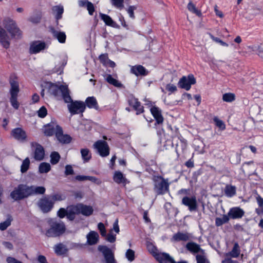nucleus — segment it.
Returning a JSON list of instances; mask_svg holds the SVG:
<instances>
[{
  "mask_svg": "<svg viewBox=\"0 0 263 263\" xmlns=\"http://www.w3.org/2000/svg\"><path fill=\"white\" fill-rule=\"evenodd\" d=\"M49 91L51 94L55 97H61L65 102L68 103L67 107L71 114H78L84 111L86 108L85 103L82 101H73L70 96L69 90L67 86L63 85L58 86L57 85L51 84Z\"/></svg>",
  "mask_w": 263,
  "mask_h": 263,
  "instance_id": "nucleus-1",
  "label": "nucleus"
},
{
  "mask_svg": "<svg viewBox=\"0 0 263 263\" xmlns=\"http://www.w3.org/2000/svg\"><path fill=\"white\" fill-rule=\"evenodd\" d=\"M50 228L45 235L49 237H56L63 234L65 231V224L63 222L51 220L49 221Z\"/></svg>",
  "mask_w": 263,
  "mask_h": 263,
  "instance_id": "nucleus-2",
  "label": "nucleus"
},
{
  "mask_svg": "<svg viewBox=\"0 0 263 263\" xmlns=\"http://www.w3.org/2000/svg\"><path fill=\"white\" fill-rule=\"evenodd\" d=\"M154 190L158 195H163L168 191L169 183L161 176H154Z\"/></svg>",
  "mask_w": 263,
  "mask_h": 263,
  "instance_id": "nucleus-3",
  "label": "nucleus"
},
{
  "mask_svg": "<svg viewBox=\"0 0 263 263\" xmlns=\"http://www.w3.org/2000/svg\"><path fill=\"white\" fill-rule=\"evenodd\" d=\"M29 196L28 185L19 184L10 193V197L15 201L22 200Z\"/></svg>",
  "mask_w": 263,
  "mask_h": 263,
  "instance_id": "nucleus-4",
  "label": "nucleus"
},
{
  "mask_svg": "<svg viewBox=\"0 0 263 263\" xmlns=\"http://www.w3.org/2000/svg\"><path fill=\"white\" fill-rule=\"evenodd\" d=\"M3 25L10 34L12 38L18 39L20 37L22 32L17 27L16 23L10 18H6L4 21Z\"/></svg>",
  "mask_w": 263,
  "mask_h": 263,
  "instance_id": "nucleus-5",
  "label": "nucleus"
},
{
  "mask_svg": "<svg viewBox=\"0 0 263 263\" xmlns=\"http://www.w3.org/2000/svg\"><path fill=\"white\" fill-rule=\"evenodd\" d=\"M196 82V79L194 76L190 74L186 76H183L178 83V86L186 90H189L191 87V85L195 84Z\"/></svg>",
  "mask_w": 263,
  "mask_h": 263,
  "instance_id": "nucleus-6",
  "label": "nucleus"
},
{
  "mask_svg": "<svg viewBox=\"0 0 263 263\" xmlns=\"http://www.w3.org/2000/svg\"><path fill=\"white\" fill-rule=\"evenodd\" d=\"M98 249L103 254L106 263H117L112 251L106 246L100 245Z\"/></svg>",
  "mask_w": 263,
  "mask_h": 263,
  "instance_id": "nucleus-7",
  "label": "nucleus"
},
{
  "mask_svg": "<svg viewBox=\"0 0 263 263\" xmlns=\"http://www.w3.org/2000/svg\"><path fill=\"white\" fill-rule=\"evenodd\" d=\"M54 202L48 197L40 199L37 205L43 213H48L51 210L53 206Z\"/></svg>",
  "mask_w": 263,
  "mask_h": 263,
  "instance_id": "nucleus-8",
  "label": "nucleus"
},
{
  "mask_svg": "<svg viewBox=\"0 0 263 263\" xmlns=\"http://www.w3.org/2000/svg\"><path fill=\"white\" fill-rule=\"evenodd\" d=\"M182 204L188 207L191 212L197 211L198 209V203L195 196L191 197L185 196L182 199Z\"/></svg>",
  "mask_w": 263,
  "mask_h": 263,
  "instance_id": "nucleus-9",
  "label": "nucleus"
},
{
  "mask_svg": "<svg viewBox=\"0 0 263 263\" xmlns=\"http://www.w3.org/2000/svg\"><path fill=\"white\" fill-rule=\"evenodd\" d=\"M94 146L102 157H106L109 154V148L107 143L105 141L99 140L94 144Z\"/></svg>",
  "mask_w": 263,
  "mask_h": 263,
  "instance_id": "nucleus-10",
  "label": "nucleus"
},
{
  "mask_svg": "<svg viewBox=\"0 0 263 263\" xmlns=\"http://www.w3.org/2000/svg\"><path fill=\"white\" fill-rule=\"evenodd\" d=\"M55 136L58 141L63 144H68L71 142V137L67 134H63V130L59 125L56 126Z\"/></svg>",
  "mask_w": 263,
  "mask_h": 263,
  "instance_id": "nucleus-11",
  "label": "nucleus"
},
{
  "mask_svg": "<svg viewBox=\"0 0 263 263\" xmlns=\"http://www.w3.org/2000/svg\"><path fill=\"white\" fill-rule=\"evenodd\" d=\"M32 147H35L34 158L37 161L43 160L45 156V151L43 147L40 144L34 142L31 144Z\"/></svg>",
  "mask_w": 263,
  "mask_h": 263,
  "instance_id": "nucleus-12",
  "label": "nucleus"
},
{
  "mask_svg": "<svg viewBox=\"0 0 263 263\" xmlns=\"http://www.w3.org/2000/svg\"><path fill=\"white\" fill-rule=\"evenodd\" d=\"M11 135L16 140L19 141H24L27 138V135L25 130L22 128H15L11 131Z\"/></svg>",
  "mask_w": 263,
  "mask_h": 263,
  "instance_id": "nucleus-13",
  "label": "nucleus"
},
{
  "mask_svg": "<svg viewBox=\"0 0 263 263\" xmlns=\"http://www.w3.org/2000/svg\"><path fill=\"white\" fill-rule=\"evenodd\" d=\"M192 238V235L189 233L177 232L175 234L172 238V241L176 242L182 241H187L191 240Z\"/></svg>",
  "mask_w": 263,
  "mask_h": 263,
  "instance_id": "nucleus-14",
  "label": "nucleus"
},
{
  "mask_svg": "<svg viewBox=\"0 0 263 263\" xmlns=\"http://www.w3.org/2000/svg\"><path fill=\"white\" fill-rule=\"evenodd\" d=\"M245 212L239 207H234L230 209L228 212V215L232 219H239L242 217Z\"/></svg>",
  "mask_w": 263,
  "mask_h": 263,
  "instance_id": "nucleus-15",
  "label": "nucleus"
},
{
  "mask_svg": "<svg viewBox=\"0 0 263 263\" xmlns=\"http://www.w3.org/2000/svg\"><path fill=\"white\" fill-rule=\"evenodd\" d=\"M10 37L6 30L0 26V42L3 46L7 49L10 46Z\"/></svg>",
  "mask_w": 263,
  "mask_h": 263,
  "instance_id": "nucleus-16",
  "label": "nucleus"
},
{
  "mask_svg": "<svg viewBox=\"0 0 263 263\" xmlns=\"http://www.w3.org/2000/svg\"><path fill=\"white\" fill-rule=\"evenodd\" d=\"M155 258L160 263H176L173 258L166 253L156 254Z\"/></svg>",
  "mask_w": 263,
  "mask_h": 263,
  "instance_id": "nucleus-17",
  "label": "nucleus"
},
{
  "mask_svg": "<svg viewBox=\"0 0 263 263\" xmlns=\"http://www.w3.org/2000/svg\"><path fill=\"white\" fill-rule=\"evenodd\" d=\"M130 72L136 76H145L148 74V71L143 66L140 65L132 66L130 69Z\"/></svg>",
  "mask_w": 263,
  "mask_h": 263,
  "instance_id": "nucleus-18",
  "label": "nucleus"
},
{
  "mask_svg": "<svg viewBox=\"0 0 263 263\" xmlns=\"http://www.w3.org/2000/svg\"><path fill=\"white\" fill-rule=\"evenodd\" d=\"M45 47L46 44L44 42L40 41L34 42L30 46V52L31 53H36L44 49Z\"/></svg>",
  "mask_w": 263,
  "mask_h": 263,
  "instance_id": "nucleus-19",
  "label": "nucleus"
},
{
  "mask_svg": "<svg viewBox=\"0 0 263 263\" xmlns=\"http://www.w3.org/2000/svg\"><path fill=\"white\" fill-rule=\"evenodd\" d=\"M50 30L54 38L57 39L61 43H64L66 41V35L64 32L55 29L53 27L50 28Z\"/></svg>",
  "mask_w": 263,
  "mask_h": 263,
  "instance_id": "nucleus-20",
  "label": "nucleus"
},
{
  "mask_svg": "<svg viewBox=\"0 0 263 263\" xmlns=\"http://www.w3.org/2000/svg\"><path fill=\"white\" fill-rule=\"evenodd\" d=\"M86 238L87 244L92 246L98 243L99 236L97 232L91 231L86 235Z\"/></svg>",
  "mask_w": 263,
  "mask_h": 263,
  "instance_id": "nucleus-21",
  "label": "nucleus"
},
{
  "mask_svg": "<svg viewBox=\"0 0 263 263\" xmlns=\"http://www.w3.org/2000/svg\"><path fill=\"white\" fill-rule=\"evenodd\" d=\"M78 204L79 214H82L85 216H89L92 214L93 209L92 206L83 203H79Z\"/></svg>",
  "mask_w": 263,
  "mask_h": 263,
  "instance_id": "nucleus-22",
  "label": "nucleus"
},
{
  "mask_svg": "<svg viewBox=\"0 0 263 263\" xmlns=\"http://www.w3.org/2000/svg\"><path fill=\"white\" fill-rule=\"evenodd\" d=\"M100 16L101 18L104 22L106 25L116 28H119V26L114 22L109 15L100 13Z\"/></svg>",
  "mask_w": 263,
  "mask_h": 263,
  "instance_id": "nucleus-23",
  "label": "nucleus"
},
{
  "mask_svg": "<svg viewBox=\"0 0 263 263\" xmlns=\"http://www.w3.org/2000/svg\"><path fill=\"white\" fill-rule=\"evenodd\" d=\"M151 111L156 120L157 124H161L163 121V118L161 115V110L156 106L151 108Z\"/></svg>",
  "mask_w": 263,
  "mask_h": 263,
  "instance_id": "nucleus-24",
  "label": "nucleus"
},
{
  "mask_svg": "<svg viewBox=\"0 0 263 263\" xmlns=\"http://www.w3.org/2000/svg\"><path fill=\"white\" fill-rule=\"evenodd\" d=\"M28 189L29 196L34 194H44L46 191L45 188L43 186H28Z\"/></svg>",
  "mask_w": 263,
  "mask_h": 263,
  "instance_id": "nucleus-25",
  "label": "nucleus"
},
{
  "mask_svg": "<svg viewBox=\"0 0 263 263\" xmlns=\"http://www.w3.org/2000/svg\"><path fill=\"white\" fill-rule=\"evenodd\" d=\"M54 123L48 124L44 126V133L46 136H51L56 132V126Z\"/></svg>",
  "mask_w": 263,
  "mask_h": 263,
  "instance_id": "nucleus-26",
  "label": "nucleus"
},
{
  "mask_svg": "<svg viewBox=\"0 0 263 263\" xmlns=\"http://www.w3.org/2000/svg\"><path fill=\"white\" fill-rule=\"evenodd\" d=\"M186 249L192 253H197L200 251H203L199 245L194 242H190L186 243Z\"/></svg>",
  "mask_w": 263,
  "mask_h": 263,
  "instance_id": "nucleus-27",
  "label": "nucleus"
},
{
  "mask_svg": "<svg viewBox=\"0 0 263 263\" xmlns=\"http://www.w3.org/2000/svg\"><path fill=\"white\" fill-rule=\"evenodd\" d=\"M52 10L57 20V25H58V21L62 18L64 12L63 7L61 5L55 6L52 8Z\"/></svg>",
  "mask_w": 263,
  "mask_h": 263,
  "instance_id": "nucleus-28",
  "label": "nucleus"
},
{
  "mask_svg": "<svg viewBox=\"0 0 263 263\" xmlns=\"http://www.w3.org/2000/svg\"><path fill=\"white\" fill-rule=\"evenodd\" d=\"M129 103L131 106L137 110V114H139L143 112V107L141 105L140 103L138 101L137 99H131L129 101Z\"/></svg>",
  "mask_w": 263,
  "mask_h": 263,
  "instance_id": "nucleus-29",
  "label": "nucleus"
},
{
  "mask_svg": "<svg viewBox=\"0 0 263 263\" xmlns=\"http://www.w3.org/2000/svg\"><path fill=\"white\" fill-rule=\"evenodd\" d=\"M54 250L58 255H64L68 251L66 246L62 243L55 245L54 247Z\"/></svg>",
  "mask_w": 263,
  "mask_h": 263,
  "instance_id": "nucleus-30",
  "label": "nucleus"
},
{
  "mask_svg": "<svg viewBox=\"0 0 263 263\" xmlns=\"http://www.w3.org/2000/svg\"><path fill=\"white\" fill-rule=\"evenodd\" d=\"M10 84L11 86L10 94L11 95H17L19 92L18 82L15 79H10Z\"/></svg>",
  "mask_w": 263,
  "mask_h": 263,
  "instance_id": "nucleus-31",
  "label": "nucleus"
},
{
  "mask_svg": "<svg viewBox=\"0 0 263 263\" xmlns=\"http://www.w3.org/2000/svg\"><path fill=\"white\" fill-rule=\"evenodd\" d=\"M85 105L90 108H94L97 110L99 108L97 101L93 97H88L85 101Z\"/></svg>",
  "mask_w": 263,
  "mask_h": 263,
  "instance_id": "nucleus-32",
  "label": "nucleus"
},
{
  "mask_svg": "<svg viewBox=\"0 0 263 263\" xmlns=\"http://www.w3.org/2000/svg\"><path fill=\"white\" fill-rule=\"evenodd\" d=\"M224 193L228 197L234 196L236 193V187L231 185H227L224 189Z\"/></svg>",
  "mask_w": 263,
  "mask_h": 263,
  "instance_id": "nucleus-33",
  "label": "nucleus"
},
{
  "mask_svg": "<svg viewBox=\"0 0 263 263\" xmlns=\"http://www.w3.org/2000/svg\"><path fill=\"white\" fill-rule=\"evenodd\" d=\"M42 18V13L39 11H35L32 16L29 18L28 21L33 24L39 23Z\"/></svg>",
  "mask_w": 263,
  "mask_h": 263,
  "instance_id": "nucleus-34",
  "label": "nucleus"
},
{
  "mask_svg": "<svg viewBox=\"0 0 263 263\" xmlns=\"http://www.w3.org/2000/svg\"><path fill=\"white\" fill-rule=\"evenodd\" d=\"M240 253V249L239 246L237 242H235L232 251L228 254V255L233 258H237L239 256Z\"/></svg>",
  "mask_w": 263,
  "mask_h": 263,
  "instance_id": "nucleus-35",
  "label": "nucleus"
},
{
  "mask_svg": "<svg viewBox=\"0 0 263 263\" xmlns=\"http://www.w3.org/2000/svg\"><path fill=\"white\" fill-rule=\"evenodd\" d=\"M114 180L117 183H125L126 179L123 176V174L119 171H116L114 176Z\"/></svg>",
  "mask_w": 263,
  "mask_h": 263,
  "instance_id": "nucleus-36",
  "label": "nucleus"
},
{
  "mask_svg": "<svg viewBox=\"0 0 263 263\" xmlns=\"http://www.w3.org/2000/svg\"><path fill=\"white\" fill-rule=\"evenodd\" d=\"M230 217L228 215H223L222 218L217 217L215 219V225L217 227H220L222 224L226 223L229 222L230 220Z\"/></svg>",
  "mask_w": 263,
  "mask_h": 263,
  "instance_id": "nucleus-37",
  "label": "nucleus"
},
{
  "mask_svg": "<svg viewBox=\"0 0 263 263\" xmlns=\"http://www.w3.org/2000/svg\"><path fill=\"white\" fill-rule=\"evenodd\" d=\"M51 170V166L49 163L42 162L39 166V172L40 174L47 173Z\"/></svg>",
  "mask_w": 263,
  "mask_h": 263,
  "instance_id": "nucleus-38",
  "label": "nucleus"
},
{
  "mask_svg": "<svg viewBox=\"0 0 263 263\" xmlns=\"http://www.w3.org/2000/svg\"><path fill=\"white\" fill-rule=\"evenodd\" d=\"M106 80L108 83L116 87L121 88L123 86V85L120 82L112 78L110 74H108L106 78Z\"/></svg>",
  "mask_w": 263,
  "mask_h": 263,
  "instance_id": "nucleus-39",
  "label": "nucleus"
},
{
  "mask_svg": "<svg viewBox=\"0 0 263 263\" xmlns=\"http://www.w3.org/2000/svg\"><path fill=\"white\" fill-rule=\"evenodd\" d=\"M81 154L82 158L85 162H88L91 158V153L88 148H82Z\"/></svg>",
  "mask_w": 263,
  "mask_h": 263,
  "instance_id": "nucleus-40",
  "label": "nucleus"
},
{
  "mask_svg": "<svg viewBox=\"0 0 263 263\" xmlns=\"http://www.w3.org/2000/svg\"><path fill=\"white\" fill-rule=\"evenodd\" d=\"M60 155L59 153L57 152H53L50 154V162L52 164L55 165L57 164L60 159Z\"/></svg>",
  "mask_w": 263,
  "mask_h": 263,
  "instance_id": "nucleus-41",
  "label": "nucleus"
},
{
  "mask_svg": "<svg viewBox=\"0 0 263 263\" xmlns=\"http://www.w3.org/2000/svg\"><path fill=\"white\" fill-rule=\"evenodd\" d=\"M187 8L190 11L192 12L193 13L196 14L197 15L199 16L201 15V11L197 9L195 5L193 4L192 2H190L189 3Z\"/></svg>",
  "mask_w": 263,
  "mask_h": 263,
  "instance_id": "nucleus-42",
  "label": "nucleus"
},
{
  "mask_svg": "<svg viewBox=\"0 0 263 263\" xmlns=\"http://www.w3.org/2000/svg\"><path fill=\"white\" fill-rule=\"evenodd\" d=\"M222 100L224 102H232L235 100V95L233 93H226L222 96Z\"/></svg>",
  "mask_w": 263,
  "mask_h": 263,
  "instance_id": "nucleus-43",
  "label": "nucleus"
},
{
  "mask_svg": "<svg viewBox=\"0 0 263 263\" xmlns=\"http://www.w3.org/2000/svg\"><path fill=\"white\" fill-rule=\"evenodd\" d=\"M67 214L72 215L79 214V204H77V205H71L67 207Z\"/></svg>",
  "mask_w": 263,
  "mask_h": 263,
  "instance_id": "nucleus-44",
  "label": "nucleus"
},
{
  "mask_svg": "<svg viewBox=\"0 0 263 263\" xmlns=\"http://www.w3.org/2000/svg\"><path fill=\"white\" fill-rule=\"evenodd\" d=\"M30 165V160L28 158H26L24 161L21 166V171L22 173H24L27 171Z\"/></svg>",
  "mask_w": 263,
  "mask_h": 263,
  "instance_id": "nucleus-45",
  "label": "nucleus"
},
{
  "mask_svg": "<svg viewBox=\"0 0 263 263\" xmlns=\"http://www.w3.org/2000/svg\"><path fill=\"white\" fill-rule=\"evenodd\" d=\"M12 220L11 216H9L5 221L0 223V230L4 231L6 230L10 226Z\"/></svg>",
  "mask_w": 263,
  "mask_h": 263,
  "instance_id": "nucleus-46",
  "label": "nucleus"
},
{
  "mask_svg": "<svg viewBox=\"0 0 263 263\" xmlns=\"http://www.w3.org/2000/svg\"><path fill=\"white\" fill-rule=\"evenodd\" d=\"M125 256L129 261H132L135 259V252L133 250L128 249Z\"/></svg>",
  "mask_w": 263,
  "mask_h": 263,
  "instance_id": "nucleus-47",
  "label": "nucleus"
},
{
  "mask_svg": "<svg viewBox=\"0 0 263 263\" xmlns=\"http://www.w3.org/2000/svg\"><path fill=\"white\" fill-rule=\"evenodd\" d=\"M105 237L106 240L111 243L114 242L116 239V235H114L112 233V230H110L108 235H106Z\"/></svg>",
  "mask_w": 263,
  "mask_h": 263,
  "instance_id": "nucleus-48",
  "label": "nucleus"
},
{
  "mask_svg": "<svg viewBox=\"0 0 263 263\" xmlns=\"http://www.w3.org/2000/svg\"><path fill=\"white\" fill-rule=\"evenodd\" d=\"M17 95H11L10 102L12 106L15 109H17L19 106V104L17 101Z\"/></svg>",
  "mask_w": 263,
  "mask_h": 263,
  "instance_id": "nucleus-49",
  "label": "nucleus"
},
{
  "mask_svg": "<svg viewBox=\"0 0 263 263\" xmlns=\"http://www.w3.org/2000/svg\"><path fill=\"white\" fill-rule=\"evenodd\" d=\"M98 228L99 230L100 231V234L102 236L105 237L106 236V229L105 228L104 224L100 222L98 224Z\"/></svg>",
  "mask_w": 263,
  "mask_h": 263,
  "instance_id": "nucleus-50",
  "label": "nucleus"
},
{
  "mask_svg": "<svg viewBox=\"0 0 263 263\" xmlns=\"http://www.w3.org/2000/svg\"><path fill=\"white\" fill-rule=\"evenodd\" d=\"M214 121L215 123L216 126L219 128L221 129H224L225 128V124L222 120L219 119L217 117H215L214 118Z\"/></svg>",
  "mask_w": 263,
  "mask_h": 263,
  "instance_id": "nucleus-51",
  "label": "nucleus"
},
{
  "mask_svg": "<svg viewBox=\"0 0 263 263\" xmlns=\"http://www.w3.org/2000/svg\"><path fill=\"white\" fill-rule=\"evenodd\" d=\"M99 60L103 65H107V62L109 60L107 54H101L99 56Z\"/></svg>",
  "mask_w": 263,
  "mask_h": 263,
  "instance_id": "nucleus-52",
  "label": "nucleus"
},
{
  "mask_svg": "<svg viewBox=\"0 0 263 263\" xmlns=\"http://www.w3.org/2000/svg\"><path fill=\"white\" fill-rule=\"evenodd\" d=\"M112 4L119 8L123 7L124 0H111Z\"/></svg>",
  "mask_w": 263,
  "mask_h": 263,
  "instance_id": "nucleus-53",
  "label": "nucleus"
},
{
  "mask_svg": "<svg viewBox=\"0 0 263 263\" xmlns=\"http://www.w3.org/2000/svg\"><path fill=\"white\" fill-rule=\"evenodd\" d=\"M38 116L40 118H44L47 114L46 108L44 106H42L37 111Z\"/></svg>",
  "mask_w": 263,
  "mask_h": 263,
  "instance_id": "nucleus-54",
  "label": "nucleus"
},
{
  "mask_svg": "<svg viewBox=\"0 0 263 263\" xmlns=\"http://www.w3.org/2000/svg\"><path fill=\"white\" fill-rule=\"evenodd\" d=\"M74 174V171L71 165H66L65 166V175L68 176Z\"/></svg>",
  "mask_w": 263,
  "mask_h": 263,
  "instance_id": "nucleus-55",
  "label": "nucleus"
},
{
  "mask_svg": "<svg viewBox=\"0 0 263 263\" xmlns=\"http://www.w3.org/2000/svg\"><path fill=\"white\" fill-rule=\"evenodd\" d=\"M137 9V7L135 6H130L127 9V12L129 15V16L132 18H135V15L134 13V11L135 10Z\"/></svg>",
  "mask_w": 263,
  "mask_h": 263,
  "instance_id": "nucleus-56",
  "label": "nucleus"
},
{
  "mask_svg": "<svg viewBox=\"0 0 263 263\" xmlns=\"http://www.w3.org/2000/svg\"><path fill=\"white\" fill-rule=\"evenodd\" d=\"M67 210L64 208H60L57 213L58 216L61 218H64L67 215Z\"/></svg>",
  "mask_w": 263,
  "mask_h": 263,
  "instance_id": "nucleus-57",
  "label": "nucleus"
},
{
  "mask_svg": "<svg viewBox=\"0 0 263 263\" xmlns=\"http://www.w3.org/2000/svg\"><path fill=\"white\" fill-rule=\"evenodd\" d=\"M166 89L171 93L174 92L177 90L176 86L171 84H168L166 85Z\"/></svg>",
  "mask_w": 263,
  "mask_h": 263,
  "instance_id": "nucleus-58",
  "label": "nucleus"
},
{
  "mask_svg": "<svg viewBox=\"0 0 263 263\" xmlns=\"http://www.w3.org/2000/svg\"><path fill=\"white\" fill-rule=\"evenodd\" d=\"M86 7L89 15H92L95 11V8L92 3L91 2L87 3Z\"/></svg>",
  "mask_w": 263,
  "mask_h": 263,
  "instance_id": "nucleus-59",
  "label": "nucleus"
},
{
  "mask_svg": "<svg viewBox=\"0 0 263 263\" xmlns=\"http://www.w3.org/2000/svg\"><path fill=\"white\" fill-rule=\"evenodd\" d=\"M211 39L214 41L220 44L222 46H228V44L227 43L224 42L223 41L221 40L220 39H219V38H218L217 37H215V36H214L213 35H211Z\"/></svg>",
  "mask_w": 263,
  "mask_h": 263,
  "instance_id": "nucleus-60",
  "label": "nucleus"
},
{
  "mask_svg": "<svg viewBox=\"0 0 263 263\" xmlns=\"http://www.w3.org/2000/svg\"><path fill=\"white\" fill-rule=\"evenodd\" d=\"M196 260L197 263H206L205 258L201 255H197L196 256Z\"/></svg>",
  "mask_w": 263,
  "mask_h": 263,
  "instance_id": "nucleus-61",
  "label": "nucleus"
},
{
  "mask_svg": "<svg viewBox=\"0 0 263 263\" xmlns=\"http://www.w3.org/2000/svg\"><path fill=\"white\" fill-rule=\"evenodd\" d=\"M256 199L257 203L259 205V207H263V198H261L259 195L257 194Z\"/></svg>",
  "mask_w": 263,
  "mask_h": 263,
  "instance_id": "nucleus-62",
  "label": "nucleus"
},
{
  "mask_svg": "<svg viewBox=\"0 0 263 263\" xmlns=\"http://www.w3.org/2000/svg\"><path fill=\"white\" fill-rule=\"evenodd\" d=\"M37 260L40 263H48L45 256L40 255L37 257Z\"/></svg>",
  "mask_w": 263,
  "mask_h": 263,
  "instance_id": "nucleus-63",
  "label": "nucleus"
},
{
  "mask_svg": "<svg viewBox=\"0 0 263 263\" xmlns=\"http://www.w3.org/2000/svg\"><path fill=\"white\" fill-rule=\"evenodd\" d=\"M7 261L8 263H22L21 261H18L13 257H8L7 258Z\"/></svg>",
  "mask_w": 263,
  "mask_h": 263,
  "instance_id": "nucleus-64",
  "label": "nucleus"
}]
</instances>
